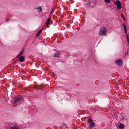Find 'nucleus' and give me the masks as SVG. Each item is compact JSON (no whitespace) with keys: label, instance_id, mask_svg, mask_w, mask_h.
<instances>
[{"label":"nucleus","instance_id":"f257e3e1","mask_svg":"<svg viewBox=\"0 0 129 129\" xmlns=\"http://www.w3.org/2000/svg\"><path fill=\"white\" fill-rule=\"evenodd\" d=\"M88 121L89 123L88 125L89 127H93L95 126L96 125L91 118H89L88 119Z\"/></svg>","mask_w":129,"mask_h":129},{"label":"nucleus","instance_id":"f03ea898","mask_svg":"<svg viewBox=\"0 0 129 129\" xmlns=\"http://www.w3.org/2000/svg\"><path fill=\"white\" fill-rule=\"evenodd\" d=\"M107 31L106 30V29L105 27H102L100 30L99 34L102 35H104L106 34Z\"/></svg>","mask_w":129,"mask_h":129},{"label":"nucleus","instance_id":"7ed1b4c3","mask_svg":"<svg viewBox=\"0 0 129 129\" xmlns=\"http://www.w3.org/2000/svg\"><path fill=\"white\" fill-rule=\"evenodd\" d=\"M114 4L117 6V9L118 10H119L121 9V5L120 2L119 0H117L116 2L114 3Z\"/></svg>","mask_w":129,"mask_h":129},{"label":"nucleus","instance_id":"20e7f679","mask_svg":"<svg viewBox=\"0 0 129 129\" xmlns=\"http://www.w3.org/2000/svg\"><path fill=\"white\" fill-rule=\"evenodd\" d=\"M122 60L120 59L117 60L115 61V63L116 64L119 66H121L122 65Z\"/></svg>","mask_w":129,"mask_h":129},{"label":"nucleus","instance_id":"39448f33","mask_svg":"<svg viewBox=\"0 0 129 129\" xmlns=\"http://www.w3.org/2000/svg\"><path fill=\"white\" fill-rule=\"evenodd\" d=\"M21 99L19 98H15L14 99V102H13L14 104H15L17 102H18Z\"/></svg>","mask_w":129,"mask_h":129},{"label":"nucleus","instance_id":"423d86ee","mask_svg":"<svg viewBox=\"0 0 129 129\" xmlns=\"http://www.w3.org/2000/svg\"><path fill=\"white\" fill-rule=\"evenodd\" d=\"M19 59L20 61L22 62L24 60V58L23 56H21L19 57Z\"/></svg>","mask_w":129,"mask_h":129},{"label":"nucleus","instance_id":"0eeeda50","mask_svg":"<svg viewBox=\"0 0 129 129\" xmlns=\"http://www.w3.org/2000/svg\"><path fill=\"white\" fill-rule=\"evenodd\" d=\"M51 19V17H50L48 18L46 23L47 27L49 24V22Z\"/></svg>","mask_w":129,"mask_h":129},{"label":"nucleus","instance_id":"6e6552de","mask_svg":"<svg viewBox=\"0 0 129 129\" xmlns=\"http://www.w3.org/2000/svg\"><path fill=\"white\" fill-rule=\"evenodd\" d=\"M19 126L17 125L13 126L11 128V129H18Z\"/></svg>","mask_w":129,"mask_h":129},{"label":"nucleus","instance_id":"1a4fd4ad","mask_svg":"<svg viewBox=\"0 0 129 129\" xmlns=\"http://www.w3.org/2000/svg\"><path fill=\"white\" fill-rule=\"evenodd\" d=\"M60 54L59 53H55L54 55V57H59L60 56Z\"/></svg>","mask_w":129,"mask_h":129},{"label":"nucleus","instance_id":"9d476101","mask_svg":"<svg viewBox=\"0 0 129 129\" xmlns=\"http://www.w3.org/2000/svg\"><path fill=\"white\" fill-rule=\"evenodd\" d=\"M42 29H41L40 30H39L37 34L36 35V37H38L39 36V34L42 32Z\"/></svg>","mask_w":129,"mask_h":129},{"label":"nucleus","instance_id":"9b49d317","mask_svg":"<svg viewBox=\"0 0 129 129\" xmlns=\"http://www.w3.org/2000/svg\"><path fill=\"white\" fill-rule=\"evenodd\" d=\"M118 127L120 129H122L124 127V125L122 123H120V125Z\"/></svg>","mask_w":129,"mask_h":129},{"label":"nucleus","instance_id":"f8f14e48","mask_svg":"<svg viewBox=\"0 0 129 129\" xmlns=\"http://www.w3.org/2000/svg\"><path fill=\"white\" fill-rule=\"evenodd\" d=\"M24 49H22V51L18 55V56L17 57V58L19 56H20L23 53L24 51Z\"/></svg>","mask_w":129,"mask_h":129},{"label":"nucleus","instance_id":"ddd939ff","mask_svg":"<svg viewBox=\"0 0 129 129\" xmlns=\"http://www.w3.org/2000/svg\"><path fill=\"white\" fill-rule=\"evenodd\" d=\"M122 27L124 28V29H126V28L124 23H123L122 25Z\"/></svg>","mask_w":129,"mask_h":129},{"label":"nucleus","instance_id":"4468645a","mask_svg":"<svg viewBox=\"0 0 129 129\" xmlns=\"http://www.w3.org/2000/svg\"><path fill=\"white\" fill-rule=\"evenodd\" d=\"M121 17L123 19V20H125V18L124 17V16L122 13L121 14Z\"/></svg>","mask_w":129,"mask_h":129},{"label":"nucleus","instance_id":"2eb2a0df","mask_svg":"<svg viewBox=\"0 0 129 129\" xmlns=\"http://www.w3.org/2000/svg\"><path fill=\"white\" fill-rule=\"evenodd\" d=\"M106 2L107 3H110V0H105Z\"/></svg>","mask_w":129,"mask_h":129},{"label":"nucleus","instance_id":"dca6fc26","mask_svg":"<svg viewBox=\"0 0 129 129\" xmlns=\"http://www.w3.org/2000/svg\"><path fill=\"white\" fill-rule=\"evenodd\" d=\"M38 9H40V10H38L39 11L41 12L42 11V9L41 7H39Z\"/></svg>","mask_w":129,"mask_h":129},{"label":"nucleus","instance_id":"f3484780","mask_svg":"<svg viewBox=\"0 0 129 129\" xmlns=\"http://www.w3.org/2000/svg\"><path fill=\"white\" fill-rule=\"evenodd\" d=\"M62 125L64 126H66V124H65L64 123H63L62 124Z\"/></svg>","mask_w":129,"mask_h":129},{"label":"nucleus","instance_id":"a211bd4d","mask_svg":"<svg viewBox=\"0 0 129 129\" xmlns=\"http://www.w3.org/2000/svg\"><path fill=\"white\" fill-rule=\"evenodd\" d=\"M80 27L78 26L77 27V29L78 30H79L80 29Z\"/></svg>","mask_w":129,"mask_h":129},{"label":"nucleus","instance_id":"6ab92c4d","mask_svg":"<svg viewBox=\"0 0 129 129\" xmlns=\"http://www.w3.org/2000/svg\"><path fill=\"white\" fill-rule=\"evenodd\" d=\"M34 89H38V88L37 87V86H35L34 87Z\"/></svg>","mask_w":129,"mask_h":129},{"label":"nucleus","instance_id":"aec40b11","mask_svg":"<svg viewBox=\"0 0 129 129\" xmlns=\"http://www.w3.org/2000/svg\"><path fill=\"white\" fill-rule=\"evenodd\" d=\"M10 20V19H6V21H9V20Z\"/></svg>","mask_w":129,"mask_h":129},{"label":"nucleus","instance_id":"412c9836","mask_svg":"<svg viewBox=\"0 0 129 129\" xmlns=\"http://www.w3.org/2000/svg\"><path fill=\"white\" fill-rule=\"evenodd\" d=\"M127 41L128 40H129V38H128V37H127Z\"/></svg>","mask_w":129,"mask_h":129},{"label":"nucleus","instance_id":"4be33fe9","mask_svg":"<svg viewBox=\"0 0 129 129\" xmlns=\"http://www.w3.org/2000/svg\"><path fill=\"white\" fill-rule=\"evenodd\" d=\"M53 11V10L52 9V10H51V11L50 13V14L51 13H52V12Z\"/></svg>","mask_w":129,"mask_h":129},{"label":"nucleus","instance_id":"5701e85b","mask_svg":"<svg viewBox=\"0 0 129 129\" xmlns=\"http://www.w3.org/2000/svg\"><path fill=\"white\" fill-rule=\"evenodd\" d=\"M124 31H125V32H127V31L126 29H125Z\"/></svg>","mask_w":129,"mask_h":129},{"label":"nucleus","instance_id":"b1692460","mask_svg":"<svg viewBox=\"0 0 129 129\" xmlns=\"http://www.w3.org/2000/svg\"><path fill=\"white\" fill-rule=\"evenodd\" d=\"M128 42V44H129V40H127Z\"/></svg>","mask_w":129,"mask_h":129},{"label":"nucleus","instance_id":"393cba45","mask_svg":"<svg viewBox=\"0 0 129 129\" xmlns=\"http://www.w3.org/2000/svg\"><path fill=\"white\" fill-rule=\"evenodd\" d=\"M126 36L128 37V35L127 34H126Z\"/></svg>","mask_w":129,"mask_h":129},{"label":"nucleus","instance_id":"a878e982","mask_svg":"<svg viewBox=\"0 0 129 129\" xmlns=\"http://www.w3.org/2000/svg\"><path fill=\"white\" fill-rule=\"evenodd\" d=\"M125 33L126 34H127V32H125Z\"/></svg>","mask_w":129,"mask_h":129},{"label":"nucleus","instance_id":"bb28decb","mask_svg":"<svg viewBox=\"0 0 129 129\" xmlns=\"http://www.w3.org/2000/svg\"><path fill=\"white\" fill-rule=\"evenodd\" d=\"M82 114V113H81V115Z\"/></svg>","mask_w":129,"mask_h":129}]
</instances>
